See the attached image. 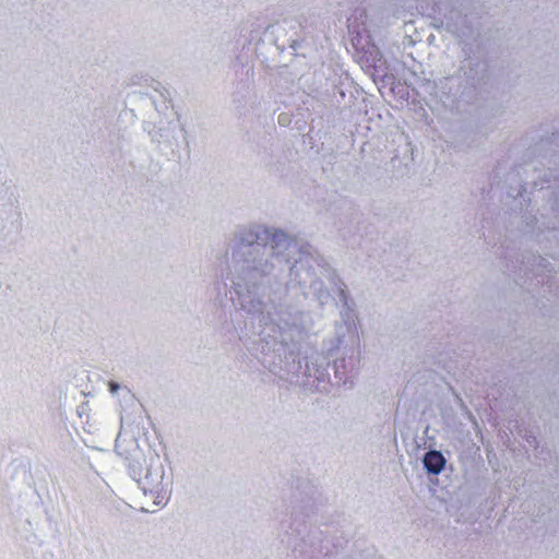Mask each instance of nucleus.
Here are the masks:
<instances>
[{
    "label": "nucleus",
    "instance_id": "2",
    "mask_svg": "<svg viewBox=\"0 0 559 559\" xmlns=\"http://www.w3.org/2000/svg\"><path fill=\"white\" fill-rule=\"evenodd\" d=\"M109 389L114 393V392H116L119 389V384H117L115 382H110L109 383Z\"/></svg>",
    "mask_w": 559,
    "mask_h": 559
},
{
    "label": "nucleus",
    "instance_id": "1",
    "mask_svg": "<svg viewBox=\"0 0 559 559\" xmlns=\"http://www.w3.org/2000/svg\"><path fill=\"white\" fill-rule=\"evenodd\" d=\"M445 464L443 455L438 451H429L424 457V465L429 473L439 474Z\"/></svg>",
    "mask_w": 559,
    "mask_h": 559
}]
</instances>
